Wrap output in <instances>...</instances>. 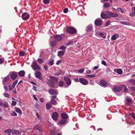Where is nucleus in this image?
Returning a JSON list of instances; mask_svg holds the SVG:
<instances>
[{
  "instance_id": "nucleus-1",
  "label": "nucleus",
  "mask_w": 135,
  "mask_h": 135,
  "mask_svg": "<svg viewBox=\"0 0 135 135\" xmlns=\"http://www.w3.org/2000/svg\"><path fill=\"white\" fill-rule=\"evenodd\" d=\"M10 75H8L6 77L4 78L2 82L3 85H7L11 81L10 79Z\"/></svg>"
},
{
  "instance_id": "nucleus-2",
  "label": "nucleus",
  "mask_w": 135,
  "mask_h": 135,
  "mask_svg": "<svg viewBox=\"0 0 135 135\" xmlns=\"http://www.w3.org/2000/svg\"><path fill=\"white\" fill-rule=\"evenodd\" d=\"M67 31L68 33L71 34H73L77 32L76 29L73 27H69L67 29Z\"/></svg>"
},
{
  "instance_id": "nucleus-3",
  "label": "nucleus",
  "mask_w": 135,
  "mask_h": 135,
  "mask_svg": "<svg viewBox=\"0 0 135 135\" xmlns=\"http://www.w3.org/2000/svg\"><path fill=\"white\" fill-rule=\"evenodd\" d=\"M31 66L32 69L34 70H40V67L35 61H33Z\"/></svg>"
},
{
  "instance_id": "nucleus-4",
  "label": "nucleus",
  "mask_w": 135,
  "mask_h": 135,
  "mask_svg": "<svg viewBox=\"0 0 135 135\" xmlns=\"http://www.w3.org/2000/svg\"><path fill=\"white\" fill-rule=\"evenodd\" d=\"M21 17L23 20L27 21L30 18V15L28 13L25 12L22 14Z\"/></svg>"
},
{
  "instance_id": "nucleus-5",
  "label": "nucleus",
  "mask_w": 135,
  "mask_h": 135,
  "mask_svg": "<svg viewBox=\"0 0 135 135\" xmlns=\"http://www.w3.org/2000/svg\"><path fill=\"white\" fill-rule=\"evenodd\" d=\"M126 105L128 106H131L132 103V99L130 97H127L126 98Z\"/></svg>"
},
{
  "instance_id": "nucleus-6",
  "label": "nucleus",
  "mask_w": 135,
  "mask_h": 135,
  "mask_svg": "<svg viewBox=\"0 0 135 135\" xmlns=\"http://www.w3.org/2000/svg\"><path fill=\"white\" fill-rule=\"evenodd\" d=\"M108 15L109 17H117L118 16V15L117 14L113 13L110 11H107L105 12Z\"/></svg>"
},
{
  "instance_id": "nucleus-7",
  "label": "nucleus",
  "mask_w": 135,
  "mask_h": 135,
  "mask_svg": "<svg viewBox=\"0 0 135 135\" xmlns=\"http://www.w3.org/2000/svg\"><path fill=\"white\" fill-rule=\"evenodd\" d=\"M79 81L82 84L84 85H88L89 83L88 80H86L85 79L82 78H80L79 79Z\"/></svg>"
},
{
  "instance_id": "nucleus-8",
  "label": "nucleus",
  "mask_w": 135,
  "mask_h": 135,
  "mask_svg": "<svg viewBox=\"0 0 135 135\" xmlns=\"http://www.w3.org/2000/svg\"><path fill=\"white\" fill-rule=\"evenodd\" d=\"M36 78L39 79L41 81H43V79L41 76V73L39 71H37L35 72V73Z\"/></svg>"
},
{
  "instance_id": "nucleus-9",
  "label": "nucleus",
  "mask_w": 135,
  "mask_h": 135,
  "mask_svg": "<svg viewBox=\"0 0 135 135\" xmlns=\"http://www.w3.org/2000/svg\"><path fill=\"white\" fill-rule=\"evenodd\" d=\"M94 23L95 25L98 26H101L102 24V21L100 18L96 19Z\"/></svg>"
},
{
  "instance_id": "nucleus-10",
  "label": "nucleus",
  "mask_w": 135,
  "mask_h": 135,
  "mask_svg": "<svg viewBox=\"0 0 135 135\" xmlns=\"http://www.w3.org/2000/svg\"><path fill=\"white\" fill-rule=\"evenodd\" d=\"M49 93L52 95H57L58 93L57 91L53 89H50L49 90Z\"/></svg>"
},
{
  "instance_id": "nucleus-11",
  "label": "nucleus",
  "mask_w": 135,
  "mask_h": 135,
  "mask_svg": "<svg viewBox=\"0 0 135 135\" xmlns=\"http://www.w3.org/2000/svg\"><path fill=\"white\" fill-rule=\"evenodd\" d=\"M122 89V85L121 86H114L113 87V90L114 92H119Z\"/></svg>"
},
{
  "instance_id": "nucleus-12",
  "label": "nucleus",
  "mask_w": 135,
  "mask_h": 135,
  "mask_svg": "<svg viewBox=\"0 0 135 135\" xmlns=\"http://www.w3.org/2000/svg\"><path fill=\"white\" fill-rule=\"evenodd\" d=\"M47 50H44L41 52L40 56V57L44 58L46 57L47 55Z\"/></svg>"
},
{
  "instance_id": "nucleus-13",
  "label": "nucleus",
  "mask_w": 135,
  "mask_h": 135,
  "mask_svg": "<svg viewBox=\"0 0 135 135\" xmlns=\"http://www.w3.org/2000/svg\"><path fill=\"white\" fill-rule=\"evenodd\" d=\"M58 116V114L56 112H54L52 114V118L54 120L56 121L57 120Z\"/></svg>"
},
{
  "instance_id": "nucleus-14",
  "label": "nucleus",
  "mask_w": 135,
  "mask_h": 135,
  "mask_svg": "<svg viewBox=\"0 0 135 135\" xmlns=\"http://www.w3.org/2000/svg\"><path fill=\"white\" fill-rule=\"evenodd\" d=\"M61 117L62 119H66L67 120L69 118V116L68 114L65 113L64 112L61 114Z\"/></svg>"
},
{
  "instance_id": "nucleus-15",
  "label": "nucleus",
  "mask_w": 135,
  "mask_h": 135,
  "mask_svg": "<svg viewBox=\"0 0 135 135\" xmlns=\"http://www.w3.org/2000/svg\"><path fill=\"white\" fill-rule=\"evenodd\" d=\"M119 37V35L117 33L115 34L112 36L111 40L112 41L115 40Z\"/></svg>"
},
{
  "instance_id": "nucleus-16",
  "label": "nucleus",
  "mask_w": 135,
  "mask_h": 135,
  "mask_svg": "<svg viewBox=\"0 0 135 135\" xmlns=\"http://www.w3.org/2000/svg\"><path fill=\"white\" fill-rule=\"evenodd\" d=\"M101 17L103 19L110 18V17H109L107 14H106L104 13H101Z\"/></svg>"
},
{
  "instance_id": "nucleus-17",
  "label": "nucleus",
  "mask_w": 135,
  "mask_h": 135,
  "mask_svg": "<svg viewBox=\"0 0 135 135\" xmlns=\"http://www.w3.org/2000/svg\"><path fill=\"white\" fill-rule=\"evenodd\" d=\"M10 75L11 78L13 80L15 79L17 76L16 74L14 72H12Z\"/></svg>"
},
{
  "instance_id": "nucleus-18",
  "label": "nucleus",
  "mask_w": 135,
  "mask_h": 135,
  "mask_svg": "<svg viewBox=\"0 0 135 135\" xmlns=\"http://www.w3.org/2000/svg\"><path fill=\"white\" fill-rule=\"evenodd\" d=\"M54 37L56 40L58 41L61 40L62 39V37L59 35H55L54 36Z\"/></svg>"
},
{
  "instance_id": "nucleus-19",
  "label": "nucleus",
  "mask_w": 135,
  "mask_h": 135,
  "mask_svg": "<svg viewBox=\"0 0 135 135\" xmlns=\"http://www.w3.org/2000/svg\"><path fill=\"white\" fill-rule=\"evenodd\" d=\"M107 84V82L104 80H102L100 81V85L103 87H105Z\"/></svg>"
},
{
  "instance_id": "nucleus-20",
  "label": "nucleus",
  "mask_w": 135,
  "mask_h": 135,
  "mask_svg": "<svg viewBox=\"0 0 135 135\" xmlns=\"http://www.w3.org/2000/svg\"><path fill=\"white\" fill-rule=\"evenodd\" d=\"M65 80L68 85H70L71 84V81L70 79L68 77H65L64 78Z\"/></svg>"
},
{
  "instance_id": "nucleus-21",
  "label": "nucleus",
  "mask_w": 135,
  "mask_h": 135,
  "mask_svg": "<svg viewBox=\"0 0 135 135\" xmlns=\"http://www.w3.org/2000/svg\"><path fill=\"white\" fill-rule=\"evenodd\" d=\"M67 120L66 119H62L60 120L59 124L60 126H61L66 124Z\"/></svg>"
},
{
  "instance_id": "nucleus-22",
  "label": "nucleus",
  "mask_w": 135,
  "mask_h": 135,
  "mask_svg": "<svg viewBox=\"0 0 135 135\" xmlns=\"http://www.w3.org/2000/svg\"><path fill=\"white\" fill-rule=\"evenodd\" d=\"M65 52V50L64 51H60L58 52L57 55L59 57L63 56Z\"/></svg>"
},
{
  "instance_id": "nucleus-23",
  "label": "nucleus",
  "mask_w": 135,
  "mask_h": 135,
  "mask_svg": "<svg viewBox=\"0 0 135 135\" xmlns=\"http://www.w3.org/2000/svg\"><path fill=\"white\" fill-rule=\"evenodd\" d=\"M48 84L49 86L51 88L53 87L54 86V81H49L48 83Z\"/></svg>"
},
{
  "instance_id": "nucleus-24",
  "label": "nucleus",
  "mask_w": 135,
  "mask_h": 135,
  "mask_svg": "<svg viewBox=\"0 0 135 135\" xmlns=\"http://www.w3.org/2000/svg\"><path fill=\"white\" fill-rule=\"evenodd\" d=\"M19 75L20 76L23 77L25 74V72L24 70H22L19 72Z\"/></svg>"
},
{
  "instance_id": "nucleus-25",
  "label": "nucleus",
  "mask_w": 135,
  "mask_h": 135,
  "mask_svg": "<svg viewBox=\"0 0 135 135\" xmlns=\"http://www.w3.org/2000/svg\"><path fill=\"white\" fill-rule=\"evenodd\" d=\"M120 24L124 25L129 26L130 25V23L126 21H120Z\"/></svg>"
},
{
  "instance_id": "nucleus-26",
  "label": "nucleus",
  "mask_w": 135,
  "mask_h": 135,
  "mask_svg": "<svg viewBox=\"0 0 135 135\" xmlns=\"http://www.w3.org/2000/svg\"><path fill=\"white\" fill-rule=\"evenodd\" d=\"M12 130L10 129H8L5 130L4 132L5 133L9 134L8 135H11L10 133L12 132Z\"/></svg>"
},
{
  "instance_id": "nucleus-27",
  "label": "nucleus",
  "mask_w": 135,
  "mask_h": 135,
  "mask_svg": "<svg viewBox=\"0 0 135 135\" xmlns=\"http://www.w3.org/2000/svg\"><path fill=\"white\" fill-rule=\"evenodd\" d=\"M50 103L53 105H56V104L57 102L55 100L52 99L50 101Z\"/></svg>"
},
{
  "instance_id": "nucleus-28",
  "label": "nucleus",
  "mask_w": 135,
  "mask_h": 135,
  "mask_svg": "<svg viewBox=\"0 0 135 135\" xmlns=\"http://www.w3.org/2000/svg\"><path fill=\"white\" fill-rule=\"evenodd\" d=\"M12 134H18L19 133V131L18 130H13V131H12Z\"/></svg>"
},
{
  "instance_id": "nucleus-29",
  "label": "nucleus",
  "mask_w": 135,
  "mask_h": 135,
  "mask_svg": "<svg viewBox=\"0 0 135 135\" xmlns=\"http://www.w3.org/2000/svg\"><path fill=\"white\" fill-rule=\"evenodd\" d=\"M87 29L88 31H91L93 29V26L91 25H89L87 26Z\"/></svg>"
},
{
  "instance_id": "nucleus-30",
  "label": "nucleus",
  "mask_w": 135,
  "mask_h": 135,
  "mask_svg": "<svg viewBox=\"0 0 135 135\" xmlns=\"http://www.w3.org/2000/svg\"><path fill=\"white\" fill-rule=\"evenodd\" d=\"M50 44L52 47L55 46L56 45V42L54 41H51Z\"/></svg>"
},
{
  "instance_id": "nucleus-31",
  "label": "nucleus",
  "mask_w": 135,
  "mask_h": 135,
  "mask_svg": "<svg viewBox=\"0 0 135 135\" xmlns=\"http://www.w3.org/2000/svg\"><path fill=\"white\" fill-rule=\"evenodd\" d=\"M86 77H90L91 78H94L96 77L97 76V75L95 74H94L93 75H87L86 76Z\"/></svg>"
},
{
  "instance_id": "nucleus-32",
  "label": "nucleus",
  "mask_w": 135,
  "mask_h": 135,
  "mask_svg": "<svg viewBox=\"0 0 135 135\" xmlns=\"http://www.w3.org/2000/svg\"><path fill=\"white\" fill-rule=\"evenodd\" d=\"M54 60L53 59H51L49 61L48 64L52 66L54 64Z\"/></svg>"
},
{
  "instance_id": "nucleus-33",
  "label": "nucleus",
  "mask_w": 135,
  "mask_h": 135,
  "mask_svg": "<svg viewBox=\"0 0 135 135\" xmlns=\"http://www.w3.org/2000/svg\"><path fill=\"white\" fill-rule=\"evenodd\" d=\"M106 71L107 73H109L111 74H112V71L109 68H107L106 69Z\"/></svg>"
},
{
  "instance_id": "nucleus-34",
  "label": "nucleus",
  "mask_w": 135,
  "mask_h": 135,
  "mask_svg": "<svg viewBox=\"0 0 135 135\" xmlns=\"http://www.w3.org/2000/svg\"><path fill=\"white\" fill-rule=\"evenodd\" d=\"M117 73L119 74H122V70L120 69H117Z\"/></svg>"
},
{
  "instance_id": "nucleus-35",
  "label": "nucleus",
  "mask_w": 135,
  "mask_h": 135,
  "mask_svg": "<svg viewBox=\"0 0 135 135\" xmlns=\"http://www.w3.org/2000/svg\"><path fill=\"white\" fill-rule=\"evenodd\" d=\"M50 2V0H44L43 1V3L45 4H48Z\"/></svg>"
},
{
  "instance_id": "nucleus-36",
  "label": "nucleus",
  "mask_w": 135,
  "mask_h": 135,
  "mask_svg": "<svg viewBox=\"0 0 135 135\" xmlns=\"http://www.w3.org/2000/svg\"><path fill=\"white\" fill-rule=\"evenodd\" d=\"M122 88H124V90L125 92H126L128 90L127 88L125 85L124 84L122 85Z\"/></svg>"
},
{
  "instance_id": "nucleus-37",
  "label": "nucleus",
  "mask_w": 135,
  "mask_h": 135,
  "mask_svg": "<svg viewBox=\"0 0 135 135\" xmlns=\"http://www.w3.org/2000/svg\"><path fill=\"white\" fill-rule=\"evenodd\" d=\"M104 7L106 8L109 7H110V4L108 3H106L104 4Z\"/></svg>"
},
{
  "instance_id": "nucleus-38",
  "label": "nucleus",
  "mask_w": 135,
  "mask_h": 135,
  "mask_svg": "<svg viewBox=\"0 0 135 135\" xmlns=\"http://www.w3.org/2000/svg\"><path fill=\"white\" fill-rule=\"evenodd\" d=\"M37 60L38 62L40 64H42L43 62V61L42 59L38 58L37 59Z\"/></svg>"
},
{
  "instance_id": "nucleus-39",
  "label": "nucleus",
  "mask_w": 135,
  "mask_h": 135,
  "mask_svg": "<svg viewBox=\"0 0 135 135\" xmlns=\"http://www.w3.org/2000/svg\"><path fill=\"white\" fill-rule=\"evenodd\" d=\"M18 81V80H16L14 83H13L12 85V87H13V88H14L15 86L16 85Z\"/></svg>"
},
{
  "instance_id": "nucleus-40",
  "label": "nucleus",
  "mask_w": 135,
  "mask_h": 135,
  "mask_svg": "<svg viewBox=\"0 0 135 135\" xmlns=\"http://www.w3.org/2000/svg\"><path fill=\"white\" fill-rule=\"evenodd\" d=\"M46 108L47 109H50L51 107V105L49 103L47 104L46 105Z\"/></svg>"
},
{
  "instance_id": "nucleus-41",
  "label": "nucleus",
  "mask_w": 135,
  "mask_h": 135,
  "mask_svg": "<svg viewBox=\"0 0 135 135\" xmlns=\"http://www.w3.org/2000/svg\"><path fill=\"white\" fill-rule=\"evenodd\" d=\"M16 112L20 114H22V111L19 108H17L16 110Z\"/></svg>"
},
{
  "instance_id": "nucleus-42",
  "label": "nucleus",
  "mask_w": 135,
  "mask_h": 135,
  "mask_svg": "<svg viewBox=\"0 0 135 135\" xmlns=\"http://www.w3.org/2000/svg\"><path fill=\"white\" fill-rule=\"evenodd\" d=\"M10 114L12 116H16L17 115L16 113L14 111L11 112Z\"/></svg>"
},
{
  "instance_id": "nucleus-43",
  "label": "nucleus",
  "mask_w": 135,
  "mask_h": 135,
  "mask_svg": "<svg viewBox=\"0 0 135 135\" xmlns=\"http://www.w3.org/2000/svg\"><path fill=\"white\" fill-rule=\"evenodd\" d=\"M66 47L64 46H61L59 49V50H65L66 49Z\"/></svg>"
},
{
  "instance_id": "nucleus-44",
  "label": "nucleus",
  "mask_w": 135,
  "mask_h": 135,
  "mask_svg": "<svg viewBox=\"0 0 135 135\" xmlns=\"http://www.w3.org/2000/svg\"><path fill=\"white\" fill-rule=\"evenodd\" d=\"M50 78L51 79L53 80H54L55 81H57L58 80V79L57 78H55V77H54L53 76H50Z\"/></svg>"
},
{
  "instance_id": "nucleus-45",
  "label": "nucleus",
  "mask_w": 135,
  "mask_h": 135,
  "mask_svg": "<svg viewBox=\"0 0 135 135\" xmlns=\"http://www.w3.org/2000/svg\"><path fill=\"white\" fill-rule=\"evenodd\" d=\"M130 115L134 119H135V115L133 113H129Z\"/></svg>"
},
{
  "instance_id": "nucleus-46",
  "label": "nucleus",
  "mask_w": 135,
  "mask_h": 135,
  "mask_svg": "<svg viewBox=\"0 0 135 135\" xmlns=\"http://www.w3.org/2000/svg\"><path fill=\"white\" fill-rule=\"evenodd\" d=\"M130 82L133 85H135V80L132 79L130 80Z\"/></svg>"
},
{
  "instance_id": "nucleus-47",
  "label": "nucleus",
  "mask_w": 135,
  "mask_h": 135,
  "mask_svg": "<svg viewBox=\"0 0 135 135\" xmlns=\"http://www.w3.org/2000/svg\"><path fill=\"white\" fill-rule=\"evenodd\" d=\"M84 68L81 69L78 71V72L82 73L84 71Z\"/></svg>"
},
{
  "instance_id": "nucleus-48",
  "label": "nucleus",
  "mask_w": 135,
  "mask_h": 135,
  "mask_svg": "<svg viewBox=\"0 0 135 135\" xmlns=\"http://www.w3.org/2000/svg\"><path fill=\"white\" fill-rule=\"evenodd\" d=\"M63 81H60L59 82V85L60 87H62L63 86Z\"/></svg>"
},
{
  "instance_id": "nucleus-49",
  "label": "nucleus",
  "mask_w": 135,
  "mask_h": 135,
  "mask_svg": "<svg viewBox=\"0 0 135 135\" xmlns=\"http://www.w3.org/2000/svg\"><path fill=\"white\" fill-rule=\"evenodd\" d=\"M3 106L4 108H8V105L7 103L3 104Z\"/></svg>"
},
{
  "instance_id": "nucleus-50",
  "label": "nucleus",
  "mask_w": 135,
  "mask_h": 135,
  "mask_svg": "<svg viewBox=\"0 0 135 135\" xmlns=\"http://www.w3.org/2000/svg\"><path fill=\"white\" fill-rule=\"evenodd\" d=\"M99 35L103 38H105L106 37L105 36H104V34L103 33H99Z\"/></svg>"
},
{
  "instance_id": "nucleus-51",
  "label": "nucleus",
  "mask_w": 135,
  "mask_h": 135,
  "mask_svg": "<svg viewBox=\"0 0 135 135\" xmlns=\"http://www.w3.org/2000/svg\"><path fill=\"white\" fill-rule=\"evenodd\" d=\"M68 11V8H65L64 10V13H67Z\"/></svg>"
},
{
  "instance_id": "nucleus-52",
  "label": "nucleus",
  "mask_w": 135,
  "mask_h": 135,
  "mask_svg": "<svg viewBox=\"0 0 135 135\" xmlns=\"http://www.w3.org/2000/svg\"><path fill=\"white\" fill-rule=\"evenodd\" d=\"M4 96L5 97H9V96L8 94L7 93H4L3 94Z\"/></svg>"
},
{
  "instance_id": "nucleus-53",
  "label": "nucleus",
  "mask_w": 135,
  "mask_h": 135,
  "mask_svg": "<svg viewBox=\"0 0 135 135\" xmlns=\"http://www.w3.org/2000/svg\"><path fill=\"white\" fill-rule=\"evenodd\" d=\"M110 23V21L109 20L105 24V26H108Z\"/></svg>"
},
{
  "instance_id": "nucleus-54",
  "label": "nucleus",
  "mask_w": 135,
  "mask_h": 135,
  "mask_svg": "<svg viewBox=\"0 0 135 135\" xmlns=\"http://www.w3.org/2000/svg\"><path fill=\"white\" fill-rule=\"evenodd\" d=\"M117 11H118V12L120 11V12L122 13H123V12L121 8H117Z\"/></svg>"
},
{
  "instance_id": "nucleus-55",
  "label": "nucleus",
  "mask_w": 135,
  "mask_h": 135,
  "mask_svg": "<svg viewBox=\"0 0 135 135\" xmlns=\"http://www.w3.org/2000/svg\"><path fill=\"white\" fill-rule=\"evenodd\" d=\"M4 61V59L0 58V64H2L3 62Z\"/></svg>"
},
{
  "instance_id": "nucleus-56",
  "label": "nucleus",
  "mask_w": 135,
  "mask_h": 135,
  "mask_svg": "<svg viewBox=\"0 0 135 135\" xmlns=\"http://www.w3.org/2000/svg\"><path fill=\"white\" fill-rule=\"evenodd\" d=\"M25 55V53L24 52H20V55L21 56H24Z\"/></svg>"
},
{
  "instance_id": "nucleus-57",
  "label": "nucleus",
  "mask_w": 135,
  "mask_h": 135,
  "mask_svg": "<svg viewBox=\"0 0 135 135\" xmlns=\"http://www.w3.org/2000/svg\"><path fill=\"white\" fill-rule=\"evenodd\" d=\"M42 128L41 126H39V128H36V129L38 130L40 132L42 131Z\"/></svg>"
},
{
  "instance_id": "nucleus-58",
  "label": "nucleus",
  "mask_w": 135,
  "mask_h": 135,
  "mask_svg": "<svg viewBox=\"0 0 135 135\" xmlns=\"http://www.w3.org/2000/svg\"><path fill=\"white\" fill-rule=\"evenodd\" d=\"M9 90L10 91L12 90L14 88L11 86L10 85H8Z\"/></svg>"
},
{
  "instance_id": "nucleus-59",
  "label": "nucleus",
  "mask_w": 135,
  "mask_h": 135,
  "mask_svg": "<svg viewBox=\"0 0 135 135\" xmlns=\"http://www.w3.org/2000/svg\"><path fill=\"white\" fill-rule=\"evenodd\" d=\"M17 103L16 101H12V105L13 106H15L16 104Z\"/></svg>"
},
{
  "instance_id": "nucleus-60",
  "label": "nucleus",
  "mask_w": 135,
  "mask_h": 135,
  "mask_svg": "<svg viewBox=\"0 0 135 135\" xmlns=\"http://www.w3.org/2000/svg\"><path fill=\"white\" fill-rule=\"evenodd\" d=\"M73 42L72 41H70L68 43H67L66 44V45L67 46H69L70 45H71V44L73 43Z\"/></svg>"
},
{
  "instance_id": "nucleus-61",
  "label": "nucleus",
  "mask_w": 135,
  "mask_h": 135,
  "mask_svg": "<svg viewBox=\"0 0 135 135\" xmlns=\"http://www.w3.org/2000/svg\"><path fill=\"white\" fill-rule=\"evenodd\" d=\"M102 64L103 65L105 66H106L107 65L106 62L104 61H103V60L102 61Z\"/></svg>"
},
{
  "instance_id": "nucleus-62",
  "label": "nucleus",
  "mask_w": 135,
  "mask_h": 135,
  "mask_svg": "<svg viewBox=\"0 0 135 135\" xmlns=\"http://www.w3.org/2000/svg\"><path fill=\"white\" fill-rule=\"evenodd\" d=\"M61 62V60H59L57 61L56 64L57 65H59Z\"/></svg>"
},
{
  "instance_id": "nucleus-63",
  "label": "nucleus",
  "mask_w": 135,
  "mask_h": 135,
  "mask_svg": "<svg viewBox=\"0 0 135 135\" xmlns=\"http://www.w3.org/2000/svg\"><path fill=\"white\" fill-rule=\"evenodd\" d=\"M36 115L37 117L38 118H39L40 119H41V117L37 113H36Z\"/></svg>"
},
{
  "instance_id": "nucleus-64",
  "label": "nucleus",
  "mask_w": 135,
  "mask_h": 135,
  "mask_svg": "<svg viewBox=\"0 0 135 135\" xmlns=\"http://www.w3.org/2000/svg\"><path fill=\"white\" fill-rule=\"evenodd\" d=\"M44 68L45 70H47L48 68L47 65H44Z\"/></svg>"
}]
</instances>
